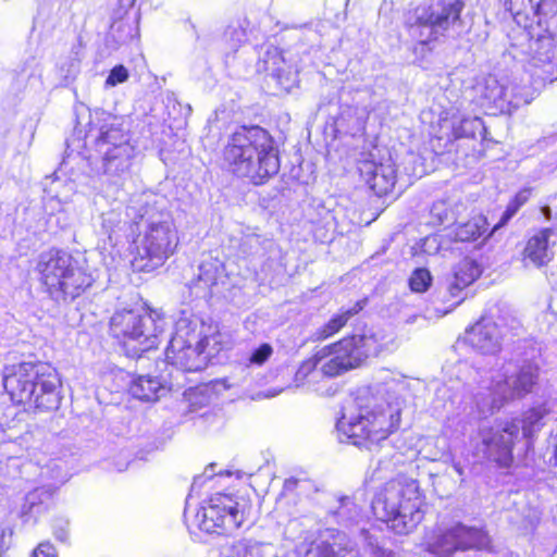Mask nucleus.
I'll return each instance as SVG.
<instances>
[{
	"mask_svg": "<svg viewBox=\"0 0 557 557\" xmlns=\"http://www.w3.org/2000/svg\"><path fill=\"white\" fill-rule=\"evenodd\" d=\"M403 385L401 381L391 379L359 391L355 411L343 413L336 423L339 441L368 447L395 432L400 422Z\"/></svg>",
	"mask_w": 557,
	"mask_h": 557,
	"instance_id": "f257e3e1",
	"label": "nucleus"
},
{
	"mask_svg": "<svg viewBox=\"0 0 557 557\" xmlns=\"http://www.w3.org/2000/svg\"><path fill=\"white\" fill-rule=\"evenodd\" d=\"M151 195H134L126 207L132 225V267L135 271L151 272L173 255L178 244L176 227L169 212L159 210L151 202Z\"/></svg>",
	"mask_w": 557,
	"mask_h": 557,
	"instance_id": "f03ea898",
	"label": "nucleus"
},
{
	"mask_svg": "<svg viewBox=\"0 0 557 557\" xmlns=\"http://www.w3.org/2000/svg\"><path fill=\"white\" fill-rule=\"evenodd\" d=\"M87 135L95 144V150L101 158L104 190L114 199L124 182L129 177L133 159L136 153L128 125L123 117L107 112L97 114V122Z\"/></svg>",
	"mask_w": 557,
	"mask_h": 557,
	"instance_id": "7ed1b4c3",
	"label": "nucleus"
},
{
	"mask_svg": "<svg viewBox=\"0 0 557 557\" xmlns=\"http://www.w3.org/2000/svg\"><path fill=\"white\" fill-rule=\"evenodd\" d=\"M223 161L231 173L255 185L263 184L280 170L273 139L259 126L234 132L224 147Z\"/></svg>",
	"mask_w": 557,
	"mask_h": 557,
	"instance_id": "20e7f679",
	"label": "nucleus"
},
{
	"mask_svg": "<svg viewBox=\"0 0 557 557\" xmlns=\"http://www.w3.org/2000/svg\"><path fill=\"white\" fill-rule=\"evenodd\" d=\"M3 386L14 403L38 410H55L61 403L59 374L47 362H21L7 368Z\"/></svg>",
	"mask_w": 557,
	"mask_h": 557,
	"instance_id": "39448f33",
	"label": "nucleus"
},
{
	"mask_svg": "<svg viewBox=\"0 0 557 557\" xmlns=\"http://www.w3.org/2000/svg\"><path fill=\"white\" fill-rule=\"evenodd\" d=\"M421 491L417 480L397 475L387 481L372 499L374 516L396 534H409L423 519Z\"/></svg>",
	"mask_w": 557,
	"mask_h": 557,
	"instance_id": "423d86ee",
	"label": "nucleus"
},
{
	"mask_svg": "<svg viewBox=\"0 0 557 557\" xmlns=\"http://www.w3.org/2000/svg\"><path fill=\"white\" fill-rule=\"evenodd\" d=\"M463 5V0H431L409 11L405 23L410 38L426 46L443 36H459Z\"/></svg>",
	"mask_w": 557,
	"mask_h": 557,
	"instance_id": "0eeeda50",
	"label": "nucleus"
},
{
	"mask_svg": "<svg viewBox=\"0 0 557 557\" xmlns=\"http://www.w3.org/2000/svg\"><path fill=\"white\" fill-rule=\"evenodd\" d=\"M37 268L48 294L57 302L73 301L94 282L92 276L63 250L41 253Z\"/></svg>",
	"mask_w": 557,
	"mask_h": 557,
	"instance_id": "6e6552de",
	"label": "nucleus"
},
{
	"mask_svg": "<svg viewBox=\"0 0 557 557\" xmlns=\"http://www.w3.org/2000/svg\"><path fill=\"white\" fill-rule=\"evenodd\" d=\"M539 379V366L534 361L507 362L491 375L487 398H480L476 405L482 414H492L507 401L522 398L532 392Z\"/></svg>",
	"mask_w": 557,
	"mask_h": 557,
	"instance_id": "1a4fd4ad",
	"label": "nucleus"
},
{
	"mask_svg": "<svg viewBox=\"0 0 557 557\" xmlns=\"http://www.w3.org/2000/svg\"><path fill=\"white\" fill-rule=\"evenodd\" d=\"M164 318L156 311L120 310L110 320V333L132 357H139L159 344L164 331Z\"/></svg>",
	"mask_w": 557,
	"mask_h": 557,
	"instance_id": "9d476101",
	"label": "nucleus"
},
{
	"mask_svg": "<svg viewBox=\"0 0 557 557\" xmlns=\"http://www.w3.org/2000/svg\"><path fill=\"white\" fill-rule=\"evenodd\" d=\"M384 336L367 330L362 334L344 337L325 346L321 372L327 377L341 375L360 367L369 357L376 356L384 347Z\"/></svg>",
	"mask_w": 557,
	"mask_h": 557,
	"instance_id": "9b49d317",
	"label": "nucleus"
},
{
	"mask_svg": "<svg viewBox=\"0 0 557 557\" xmlns=\"http://www.w3.org/2000/svg\"><path fill=\"white\" fill-rule=\"evenodd\" d=\"M201 320L190 312L182 311L174 324V334L165 349V360L182 372H197L208 364V355L201 349L198 327Z\"/></svg>",
	"mask_w": 557,
	"mask_h": 557,
	"instance_id": "f8f14e48",
	"label": "nucleus"
},
{
	"mask_svg": "<svg viewBox=\"0 0 557 557\" xmlns=\"http://www.w3.org/2000/svg\"><path fill=\"white\" fill-rule=\"evenodd\" d=\"M481 107L492 114H511L521 106L529 104L534 98V88L520 85L508 77L497 78L494 75L484 77L475 86Z\"/></svg>",
	"mask_w": 557,
	"mask_h": 557,
	"instance_id": "ddd939ff",
	"label": "nucleus"
},
{
	"mask_svg": "<svg viewBox=\"0 0 557 557\" xmlns=\"http://www.w3.org/2000/svg\"><path fill=\"white\" fill-rule=\"evenodd\" d=\"M488 534L481 528L456 523L438 529L425 541V550L436 557H449L457 552L471 548H486L490 545Z\"/></svg>",
	"mask_w": 557,
	"mask_h": 557,
	"instance_id": "4468645a",
	"label": "nucleus"
},
{
	"mask_svg": "<svg viewBox=\"0 0 557 557\" xmlns=\"http://www.w3.org/2000/svg\"><path fill=\"white\" fill-rule=\"evenodd\" d=\"M199 528L207 533H232L245 521L240 504L228 494L212 495L197 513Z\"/></svg>",
	"mask_w": 557,
	"mask_h": 557,
	"instance_id": "2eb2a0df",
	"label": "nucleus"
},
{
	"mask_svg": "<svg viewBox=\"0 0 557 557\" xmlns=\"http://www.w3.org/2000/svg\"><path fill=\"white\" fill-rule=\"evenodd\" d=\"M475 449L488 461L500 468H509L513 461L512 448L519 437V424L507 421L498 426L481 429Z\"/></svg>",
	"mask_w": 557,
	"mask_h": 557,
	"instance_id": "dca6fc26",
	"label": "nucleus"
},
{
	"mask_svg": "<svg viewBox=\"0 0 557 557\" xmlns=\"http://www.w3.org/2000/svg\"><path fill=\"white\" fill-rule=\"evenodd\" d=\"M553 48L554 39L549 35L529 38L527 71L534 82L552 83L557 79Z\"/></svg>",
	"mask_w": 557,
	"mask_h": 557,
	"instance_id": "f3484780",
	"label": "nucleus"
},
{
	"mask_svg": "<svg viewBox=\"0 0 557 557\" xmlns=\"http://www.w3.org/2000/svg\"><path fill=\"white\" fill-rule=\"evenodd\" d=\"M360 175L379 197L393 191L397 183V171L391 156L380 162L366 160L359 166Z\"/></svg>",
	"mask_w": 557,
	"mask_h": 557,
	"instance_id": "a211bd4d",
	"label": "nucleus"
},
{
	"mask_svg": "<svg viewBox=\"0 0 557 557\" xmlns=\"http://www.w3.org/2000/svg\"><path fill=\"white\" fill-rule=\"evenodd\" d=\"M465 341L483 355H495L502 349L503 332L492 319L482 318L467 331Z\"/></svg>",
	"mask_w": 557,
	"mask_h": 557,
	"instance_id": "6ab92c4d",
	"label": "nucleus"
},
{
	"mask_svg": "<svg viewBox=\"0 0 557 557\" xmlns=\"http://www.w3.org/2000/svg\"><path fill=\"white\" fill-rule=\"evenodd\" d=\"M257 71L265 72L276 82L283 89H289L294 81V75L286 70L285 61L280 50L274 46H264L261 48Z\"/></svg>",
	"mask_w": 557,
	"mask_h": 557,
	"instance_id": "aec40b11",
	"label": "nucleus"
},
{
	"mask_svg": "<svg viewBox=\"0 0 557 557\" xmlns=\"http://www.w3.org/2000/svg\"><path fill=\"white\" fill-rule=\"evenodd\" d=\"M554 234L552 228H542L529 238L523 250L525 264L532 263L536 268L546 265L554 257L549 239Z\"/></svg>",
	"mask_w": 557,
	"mask_h": 557,
	"instance_id": "412c9836",
	"label": "nucleus"
},
{
	"mask_svg": "<svg viewBox=\"0 0 557 557\" xmlns=\"http://www.w3.org/2000/svg\"><path fill=\"white\" fill-rule=\"evenodd\" d=\"M481 268L473 259L465 258L453 269L447 283V290L453 298L459 297L462 290L471 285L480 275Z\"/></svg>",
	"mask_w": 557,
	"mask_h": 557,
	"instance_id": "4be33fe9",
	"label": "nucleus"
},
{
	"mask_svg": "<svg viewBox=\"0 0 557 557\" xmlns=\"http://www.w3.org/2000/svg\"><path fill=\"white\" fill-rule=\"evenodd\" d=\"M57 490V486L47 485L36 487L24 497V502L21 506V517L28 521L30 519H37L40 515L46 512L51 505L52 496Z\"/></svg>",
	"mask_w": 557,
	"mask_h": 557,
	"instance_id": "5701e85b",
	"label": "nucleus"
},
{
	"mask_svg": "<svg viewBox=\"0 0 557 557\" xmlns=\"http://www.w3.org/2000/svg\"><path fill=\"white\" fill-rule=\"evenodd\" d=\"M504 5L518 23L536 16H547L554 11L552 0H505Z\"/></svg>",
	"mask_w": 557,
	"mask_h": 557,
	"instance_id": "b1692460",
	"label": "nucleus"
},
{
	"mask_svg": "<svg viewBox=\"0 0 557 557\" xmlns=\"http://www.w3.org/2000/svg\"><path fill=\"white\" fill-rule=\"evenodd\" d=\"M169 389L165 380L151 375H140L134 379L129 385V393L133 397L144 401H156Z\"/></svg>",
	"mask_w": 557,
	"mask_h": 557,
	"instance_id": "393cba45",
	"label": "nucleus"
},
{
	"mask_svg": "<svg viewBox=\"0 0 557 557\" xmlns=\"http://www.w3.org/2000/svg\"><path fill=\"white\" fill-rule=\"evenodd\" d=\"M546 414L547 410L540 406L525 411L521 418L512 419L507 422L518 423L519 432L522 431L523 437L530 438L543 428Z\"/></svg>",
	"mask_w": 557,
	"mask_h": 557,
	"instance_id": "a878e982",
	"label": "nucleus"
},
{
	"mask_svg": "<svg viewBox=\"0 0 557 557\" xmlns=\"http://www.w3.org/2000/svg\"><path fill=\"white\" fill-rule=\"evenodd\" d=\"M364 304L366 300L358 301L351 308L343 310L338 314L334 315L326 324L318 330V339H326L337 333L346 325L350 318L362 310Z\"/></svg>",
	"mask_w": 557,
	"mask_h": 557,
	"instance_id": "bb28decb",
	"label": "nucleus"
},
{
	"mask_svg": "<svg viewBox=\"0 0 557 557\" xmlns=\"http://www.w3.org/2000/svg\"><path fill=\"white\" fill-rule=\"evenodd\" d=\"M324 352L319 350L311 358L305 360L295 373L296 386L304 385L307 381L317 380L326 376L321 372V366L324 362Z\"/></svg>",
	"mask_w": 557,
	"mask_h": 557,
	"instance_id": "cd10ccee",
	"label": "nucleus"
},
{
	"mask_svg": "<svg viewBox=\"0 0 557 557\" xmlns=\"http://www.w3.org/2000/svg\"><path fill=\"white\" fill-rule=\"evenodd\" d=\"M487 219L483 215H476L456 227L455 238L459 242L475 240L487 232Z\"/></svg>",
	"mask_w": 557,
	"mask_h": 557,
	"instance_id": "c85d7f7f",
	"label": "nucleus"
},
{
	"mask_svg": "<svg viewBox=\"0 0 557 557\" xmlns=\"http://www.w3.org/2000/svg\"><path fill=\"white\" fill-rule=\"evenodd\" d=\"M454 135L457 138H476L485 139L486 128L482 119L478 116L462 117L453 126Z\"/></svg>",
	"mask_w": 557,
	"mask_h": 557,
	"instance_id": "c756f323",
	"label": "nucleus"
},
{
	"mask_svg": "<svg viewBox=\"0 0 557 557\" xmlns=\"http://www.w3.org/2000/svg\"><path fill=\"white\" fill-rule=\"evenodd\" d=\"M126 225H122L121 213L110 210L101 214V231L108 236L110 243L117 244L125 233Z\"/></svg>",
	"mask_w": 557,
	"mask_h": 557,
	"instance_id": "7c9ffc66",
	"label": "nucleus"
},
{
	"mask_svg": "<svg viewBox=\"0 0 557 557\" xmlns=\"http://www.w3.org/2000/svg\"><path fill=\"white\" fill-rule=\"evenodd\" d=\"M184 397L189 411L195 412L208 407L214 399V393L211 386L205 384L189 388L185 392Z\"/></svg>",
	"mask_w": 557,
	"mask_h": 557,
	"instance_id": "2f4dec72",
	"label": "nucleus"
},
{
	"mask_svg": "<svg viewBox=\"0 0 557 557\" xmlns=\"http://www.w3.org/2000/svg\"><path fill=\"white\" fill-rule=\"evenodd\" d=\"M272 242L259 234H245L239 244V251L246 257L264 256Z\"/></svg>",
	"mask_w": 557,
	"mask_h": 557,
	"instance_id": "473e14b6",
	"label": "nucleus"
},
{
	"mask_svg": "<svg viewBox=\"0 0 557 557\" xmlns=\"http://www.w3.org/2000/svg\"><path fill=\"white\" fill-rule=\"evenodd\" d=\"M205 325L198 327L201 338V349L208 355V361L216 356L221 350L228 347V342L225 341L226 335L219 331H213L210 334H203Z\"/></svg>",
	"mask_w": 557,
	"mask_h": 557,
	"instance_id": "72a5a7b5",
	"label": "nucleus"
},
{
	"mask_svg": "<svg viewBox=\"0 0 557 557\" xmlns=\"http://www.w3.org/2000/svg\"><path fill=\"white\" fill-rule=\"evenodd\" d=\"M230 557H263L262 545L259 542L243 539L230 548Z\"/></svg>",
	"mask_w": 557,
	"mask_h": 557,
	"instance_id": "f704fd0d",
	"label": "nucleus"
},
{
	"mask_svg": "<svg viewBox=\"0 0 557 557\" xmlns=\"http://www.w3.org/2000/svg\"><path fill=\"white\" fill-rule=\"evenodd\" d=\"M339 522L349 523L360 516V508L348 496L338 499V507L332 511Z\"/></svg>",
	"mask_w": 557,
	"mask_h": 557,
	"instance_id": "c9c22d12",
	"label": "nucleus"
},
{
	"mask_svg": "<svg viewBox=\"0 0 557 557\" xmlns=\"http://www.w3.org/2000/svg\"><path fill=\"white\" fill-rule=\"evenodd\" d=\"M221 265L218 261H203L199 265L198 281L211 288L218 284Z\"/></svg>",
	"mask_w": 557,
	"mask_h": 557,
	"instance_id": "e433bc0d",
	"label": "nucleus"
},
{
	"mask_svg": "<svg viewBox=\"0 0 557 557\" xmlns=\"http://www.w3.org/2000/svg\"><path fill=\"white\" fill-rule=\"evenodd\" d=\"M400 455L395 454L391 457L384 456L376 461V466L371 473V480H383L392 474L396 469V463L400 459Z\"/></svg>",
	"mask_w": 557,
	"mask_h": 557,
	"instance_id": "4c0bfd02",
	"label": "nucleus"
},
{
	"mask_svg": "<svg viewBox=\"0 0 557 557\" xmlns=\"http://www.w3.org/2000/svg\"><path fill=\"white\" fill-rule=\"evenodd\" d=\"M305 557H355L351 552H335L333 546L326 542H314L306 552Z\"/></svg>",
	"mask_w": 557,
	"mask_h": 557,
	"instance_id": "58836bf2",
	"label": "nucleus"
},
{
	"mask_svg": "<svg viewBox=\"0 0 557 557\" xmlns=\"http://www.w3.org/2000/svg\"><path fill=\"white\" fill-rule=\"evenodd\" d=\"M432 283V275L425 268L416 269L409 277L410 289L414 293H424Z\"/></svg>",
	"mask_w": 557,
	"mask_h": 557,
	"instance_id": "ea45409f",
	"label": "nucleus"
},
{
	"mask_svg": "<svg viewBox=\"0 0 557 557\" xmlns=\"http://www.w3.org/2000/svg\"><path fill=\"white\" fill-rule=\"evenodd\" d=\"M224 40L231 50L236 51L247 40L246 30L240 25H231L224 32Z\"/></svg>",
	"mask_w": 557,
	"mask_h": 557,
	"instance_id": "a19ab883",
	"label": "nucleus"
},
{
	"mask_svg": "<svg viewBox=\"0 0 557 557\" xmlns=\"http://www.w3.org/2000/svg\"><path fill=\"white\" fill-rule=\"evenodd\" d=\"M431 223L435 225H444L451 223L454 220L453 212L448 210L447 206L443 201L435 202L430 211Z\"/></svg>",
	"mask_w": 557,
	"mask_h": 557,
	"instance_id": "79ce46f5",
	"label": "nucleus"
},
{
	"mask_svg": "<svg viewBox=\"0 0 557 557\" xmlns=\"http://www.w3.org/2000/svg\"><path fill=\"white\" fill-rule=\"evenodd\" d=\"M272 354H273V347L268 343H263L259 347L255 348L251 351V354L248 358L247 366L260 367L269 360V358L272 356Z\"/></svg>",
	"mask_w": 557,
	"mask_h": 557,
	"instance_id": "37998d69",
	"label": "nucleus"
},
{
	"mask_svg": "<svg viewBox=\"0 0 557 557\" xmlns=\"http://www.w3.org/2000/svg\"><path fill=\"white\" fill-rule=\"evenodd\" d=\"M128 78V71L124 65H115L106 79L107 86H116L117 84L124 83Z\"/></svg>",
	"mask_w": 557,
	"mask_h": 557,
	"instance_id": "c03bdc74",
	"label": "nucleus"
},
{
	"mask_svg": "<svg viewBox=\"0 0 557 557\" xmlns=\"http://www.w3.org/2000/svg\"><path fill=\"white\" fill-rule=\"evenodd\" d=\"M69 520L63 518L55 519L53 523V534L60 542H66L69 539Z\"/></svg>",
	"mask_w": 557,
	"mask_h": 557,
	"instance_id": "a18cd8bd",
	"label": "nucleus"
},
{
	"mask_svg": "<svg viewBox=\"0 0 557 557\" xmlns=\"http://www.w3.org/2000/svg\"><path fill=\"white\" fill-rule=\"evenodd\" d=\"M13 531L9 528H0V557H8L7 552L12 543Z\"/></svg>",
	"mask_w": 557,
	"mask_h": 557,
	"instance_id": "49530a36",
	"label": "nucleus"
},
{
	"mask_svg": "<svg viewBox=\"0 0 557 557\" xmlns=\"http://www.w3.org/2000/svg\"><path fill=\"white\" fill-rule=\"evenodd\" d=\"M520 206H518L513 200H511L506 210L503 212L500 220L494 225L493 231H496L498 227L507 224V222L518 212Z\"/></svg>",
	"mask_w": 557,
	"mask_h": 557,
	"instance_id": "de8ad7c7",
	"label": "nucleus"
},
{
	"mask_svg": "<svg viewBox=\"0 0 557 557\" xmlns=\"http://www.w3.org/2000/svg\"><path fill=\"white\" fill-rule=\"evenodd\" d=\"M32 557H57V555L54 547L49 542H44L34 549Z\"/></svg>",
	"mask_w": 557,
	"mask_h": 557,
	"instance_id": "09e8293b",
	"label": "nucleus"
},
{
	"mask_svg": "<svg viewBox=\"0 0 557 557\" xmlns=\"http://www.w3.org/2000/svg\"><path fill=\"white\" fill-rule=\"evenodd\" d=\"M334 216L331 214V212L329 211H325V216H324V225H323V230L325 231L323 234H319L320 232V228H315L314 231V235L315 237H319L321 240H324V239H327V233L330 231H333L334 230Z\"/></svg>",
	"mask_w": 557,
	"mask_h": 557,
	"instance_id": "8fccbe9b",
	"label": "nucleus"
},
{
	"mask_svg": "<svg viewBox=\"0 0 557 557\" xmlns=\"http://www.w3.org/2000/svg\"><path fill=\"white\" fill-rule=\"evenodd\" d=\"M308 482L305 480L296 479V478H288L284 482L283 491L285 493H292L298 490H304L305 485H307Z\"/></svg>",
	"mask_w": 557,
	"mask_h": 557,
	"instance_id": "3c124183",
	"label": "nucleus"
},
{
	"mask_svg": "<svg viewBox=\"0 0 557 557\" xmlns=\"http://www.w3.org/2000/svg\"><path fill=\"white\" fill-rule=\"evenodd\" d=\"M530 195H531V189L530 188H524V189H521L519 193H517V195L515 196V198L512 199L518 206H523L530 198Z\"/></svg>",
	"mask_w": 557,
	"mask_h": 557,
	"instance_id": "603ef678",
	"label": "nucleus"
},
{
	"mask_svg": "<svg viewBox=\"0 0 557 557\" xmlns=\"http://www.w3.org/2000/svg\"><path fill=\"white\" fill-rule=\"evenodd\" d=\"M371 549L373 557H396V555L392 550L380 547L379 545H372Z\"/></svg>",
	"mask_w": 557,
	"mask_h": 557,
	"instance_id": "864d4df0",
	"label": "nucleus"
},
{
	"mask_svg": "<svg viewBox=\"0 0 557 557\" xmlns=\"http://www.w3.org/2000/svg\"><path fill=\"white\" fill-rule=\"evenodd\" d=\"M424 174H425V171H424L422 164H419V166H414L412 169L411 173H409V176L422 177Z\"/></svg>",
	"mask_w": 557,
	"mask_h": 557,
	"instance_id": "5fc2aeb1",
	"label": "nucleus"
},
{
	"mask_svg": "<svg viewBox=\"0 0 557 557\" xmlns=\"http://www.w3.org/2000/svg\"><path fill=\"white\" fill-rule=\"evenodd\" d=\"M405 160L416 165L421 160V157L414 153H408Z\"/></svg>",
	"mask_w": 557,
	"mask_h": 557,
	"instance_id": "6e6d98bb",
	"label": "nucleus"
},
{
	"mask_svg": "<svg viewBox=\"0 0 557 557\" xmlns=\"http://www.w3.org/2000/svg\"><path fill=\"white\" fill-rule=\"evenodd\" d=\"M454 468L459 473V475L462 474V469H461V467L459 465H455Z\"/></svg>",
	"mask_w": 557,
	"mask_h": 557,
	"instance_id": "4d7b16f0",
	"label": "nucleus"
},
{
	"mask_svg": "<svg viewBox=\"0 0 557 557\" xmlns=\"http://www.w3.org/2000/svg\"><path fill=\"white\" fill-rule=\"evenodd\" d=\"M465 299V297H461L458 301H456L455 306L460 305V302Z\"/></svg>",
	"mask_w": 557,
	"mask_h": 557,
	"instance_id": "13d9d810",
	"label": "nucleus"
},
{
	"mask_svg": "<svg viewBox=\"0 0 557 557\" xmlns=\"http://www.w3.org/2000/svg\"><path fill=\"white\" fill-rule=\"evenodd\" d=\"M555 459H556V463H557V445H556V449H555Z\"/></svg>",
	"mask_w": 557,
	"mask_h": 557,
	"instance_id": "bf43d9fd",
	"label": "nucleus"
},
{
	"mask_svg": "<svg viewBox=\"0 0 557 557\" xmlns=\"http://www.w3.org/2000/svg\"><path fill=\"white\" fill-rule=\"evenodd\" d=\"M553 140H554V143H557V136H555V137L553 138Z\"/></svg>",
	"mask_w": 557,
	"mask_h": 557,
	"instance_id": "052dcab7",
	"label": "nucleus"
}]
</instances>
